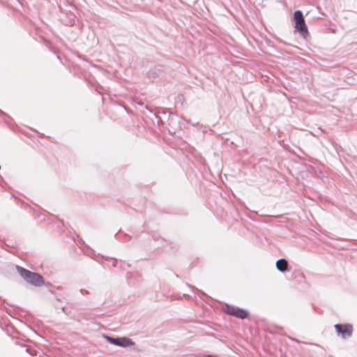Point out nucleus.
<instances>
[{"instance_id":"f257e3e1","label":"nucleus","mask_w":357,"mask_h":357,"mask_svg":"<svg viewBox=\"0 0 357 357\" xmlns=\"http://www.w3.org/2000/svg\"><path fill=\"white\" fill-rule=\"evenodd\" d=\"M16 269L20 275L28 283L35 286L40 287L44 284V280L39 273L31 272L24 268L16 266Z\"/></svg>"},{"instance_id":"f03ea898","label":"nucleus","mask_w":357,"mask_h":357,"mask_svg":"<svg viewBox=\"0 0 357 357\" xmlns=\"http://www.w3.org/2000/svg\"><path fill=\"white\" fill-rule=\"evenodd\" d=\"M224 311L229 315H231L236 318L244 319L248 316V312L246 310L226 304Z\"/></svg>"},{"instance_id":"7ed1b4c3","label":"nucleus","mask_w":357,"mask_h":357,"mask_svg":"<svg viewBox=\"0 0 357 357\" xmlns=\"http://www.w3.org/2000/svg\"><path fill=\"white\" fill-rule=\"evenodd\" d=\"M295 21V29L301 34L307 33V28L305 24L303 13L301 10H296L294 13Z\"/></svg>"},{"instance_id":"20e7f679","label":"nucleus","mask_w":357,"mask_h":357,"mask_svg":"<svg viewBox=\"0 0 357 357\" xmlns=\"http://www.w3.org/2000/svg\"><path fill=\"white\" fill-rule=\"evenodd\" d=\"M334 328L337 335L342 339H347L352 335L353 326L350 324H337Z\"/></svg>"},{"instance_id":"39448f33","label":"nucleus","mask_w":357,"mask_h":357,"mask_svg":"<svg viewBox=\"0 0 357 357\" xmlns=\"http://www.w3.org/2000/svg\"><path fill=\"white\" fill-rule=\"evenodd\" d=\"M105 337L109 343L122 347H127L134 344V342L130 339L127 337L114 338L107 335H105Z\"/></svg>"},{"instance_id":"423d86ee","label":"nucleus","mask_w":357,"mask_h":357,"mask_svg":"<svg viewBox=\"0 0 357 357\" xmlns=\"http://www.w3.org/2000/svg\"><path fill=\"white\" fill-rule=\"evenodd\" d=\"M275 266L276 268L282 273H285L288 271L289 264L285 259H278L276 261Z\"/></svg>"},{"instance_id":"0eeeda50","label":"nucleus","mask_w":357,"mask_h":357,"mask_svg":"<svg viewBox=\"0 0 357 357\" xmlns=\"http://www.w3.org/2000/svg\"><path fill=\"white\" fill-rule=\"evenodd\" d=\"M177 99H178V100H181L183 99V96H178L177 97Z\"/></svg>"},{"instance_id":"6e6552de","label":"nucleus","mask_w":357,"mask_h":357,"mask_svg":"<svg viewBox=\"0 0 357 357\" xmlns=\"http://www.w3.org/2000/svg\"><path fill=\"white\" fill-rule=\"evenodd\" d=\"M62 311L65 312V307H62Z\"/></svg>"}]
</instances>
